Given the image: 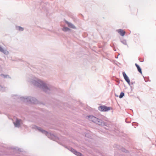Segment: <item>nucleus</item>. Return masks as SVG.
Masks as SVG:
<instances>
[{"instance_id":"1","label":"nucleus","mask_w":156,"mask_h":156,"mask_svg":"<svg viewBox=\"0 0 156 156\" xmlns=\"http://www.w3.org/2000/svg\"><path fill=\"white\" fill-rule=\"evenodd\" d=\"M89 119L90 121L95 123L98 124L99 125H101L100 123V119L96 117L93 116H88Z\"/></svg>"},{"instance_id":"2","label":"nucleus","mask_w":156,"mask_h":156,"mask_svg":"<svg viewBox=\"0 0 156 156\" xmlns=\"http://www.w3.org/2000/svg\"><path fill=\"white\" fill-rule=\"evenodd\" d=\"M112 109V108L102 105L98 107V109L101 112H106Z\"/></svg>"},{"instance_id":"3","label":"nucleus","mask_w":156,"mask_h":156,"mask_svg":"<svg viewBox=\"0 0 156 156\" xmlns=\"http://www.w3.org/2000/svg\"><path fill=\"white\" fill-rule=\"evenodd\" d=\"M122 74L125 80L127 82L128 84H129L130 82L129 79L126 75V73L124 72H123Z\"/></svg>"},{"instance_id":"4","label":"nucleus","mask_w":156,"mask_h":156,"mask_svg":"<svg viewBox=\"0 0 156 156\" xmlns=\"http://www.w3.org/2000/svg\"><path fill=\"white\" fill-rule=\"evenodd\" d=\"M21 123V120L17 119L16 122H14V124L15 126L18 127L20 126Z\"/></svg>"},{"instance_id":"5","label":"nucleus","mask_w":156,"mask_h":156,"mask_svg":"<svg viewBox=\"0 0 156 156\" xmlns=\"http://www.w3.org/2000/svg\"><path fill=\"white\" fill-rule=\"evenodd\" d=\"M35 84L38 87H40L41 86H43L44 84L42 81L38 80V81L35 83Z\"/></svg>"},{"instance_id":"6","label":"nucleus","mask_w":156,"mask_h":156,"mask_svg":"<svg viewBox=\"0 0 156 156\" xmlns=\"http://www.w3.org/2000/svg\"><path fill=\"white\" fill-rule=\"evenodd\" d=\"M117 31L118 33L122 36H123L125 34V31L123 30L119 29Z\"/></svg>"},{"instance_id":"7","label":"nucleus","mask_w":156,"mask_h":156,"mask_svg":"<svg viewBox=\"0 0 156 156\" xmlns=\"http://www.w3.org/2000/svg\"><path fill=\"white\" fill-rule=\"evenodd\" d=\"M135 65L136 66V67H137V69L138 71L140 73H142V71H141V69L140 68V66H138L137 64H135Z\"/></svg>"},{"instance_id":"8","label":"nucleus","mask_w":156,"mask_h":156,"mask_svg":"<svg viewBox=\"0 0 156 156\" xmlns=\"http://www.w3.org/2000/svg\"><path fill=\"white\" fill-rule=\"evenodd\" d=\"M66 23L68 24V26L72 28H75L74 26L72 24L70 23H68V22H66Z\"/></svg>"},{"instance_id":"9","label":"nucleus","mask_w":156,"mask_h":156,"mask_svg":"<svg viewBox=\"0 0 156 156\" xmlns=\"http://www.w3.org/2000/svg\"><path fill=\"white\" fill-rule=\"evenodd\" d=\"M74 153L78 156H82V154L80 153L77 152L76 151H74Z\"/></svg>"},{"instance_id":"10","label":"nucleus","mask_w":156,"mask_h":156,"mask_svg":"<svg viewBox=\"0 0 156 156\" xmlns=\"http://www.w3.org/2000/svg\"><path fill=\"white\" fill-rule=\"evenodd\" d=\"M17 29L19 31H22L23 30V28L20 27H17Z\"/></svg>"},{"instance_id":"11","label":"nucleus","mask_w":156,"mask_h":156,"mask_svg":"<svg viewBox=\"0 0 156 156\" xmlns=\"http://www.w3.org/2000/svg\"><path fill=\"white\" fill-rule=\"evenodd\" d=\"M69 30V29L67 27H64L62 29V30L64 31H66Z\"/></svg>"},{"instance_id":"12","label":"nucleus","mask_w":156,"mask_h":156,"mask_svg":"<svg viewBox=\"0 0 156 156\" xmlns=\"http://www.w3.org/2000/svg\"><path fill=\"white\" fill-rule=\"evenodd\" d=\"M124 93L122 92H121V93L119 95V98H121L123 97L124 96Z\"/></svg>"},{"instance_id":"13","label":"nucleus","mask_w":156,"mask_h":156,"mask_svg":"<svg viewBox=\"0 0 156 156\" xmlns=\"http://www.w3.org/2000/svg\"><path fill=\"white\" fill-rule=\"evenodd\" d=\"M0 51L2 52L5 53V51L3 49V48L1 46H0Z\"/></svg>"},{"instance_id":"14","label":"nucleus","mask_w":156,"mask_h":156,"mask_svg":"<svg viewBox=\"0 0 156 156\" xmlns=\"http://www.w3.org/2000/svg\"><path fill=\"white\" fill-rule=\"evenodd\" d=\"M41 132L42 133H45V134L47 133V132L44 130H41Z\"/></svg>"},{"instance_id":"15","label":"nucleus","mask_w":156,"mask_h":156,"mask_svg":"<svg viewBox=\"0 0 156 156\" xmlns=\"http://www.w3.org/2000/svg\"><path fill=\"white\" fill-rule=\"evenodd\" d=\"M46 88V87H44V90L45 91V92H46V90H45V88Z\"/></svg>"}]
</instances>
